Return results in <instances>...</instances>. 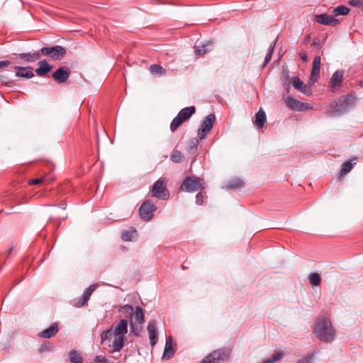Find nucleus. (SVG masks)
<instances>
[{
    "mask_svg": "<svg viewBox=\"0 0 363 363\" xmlns=\"http://www.w3.org/2000/svg\"><path fill=\"white\" fill-rule=\"evenodd\" d=\"M313 333L321 341L331 342L334 340L335 330L329 318L321 317L317 319Z\"/></svg>",
    "mask_w": 363,
    "mask_h": 363,
    "instance_id": "1",
    "label": "nucleus"
},
{
    "mask_svg": "<svg viewBox=\"0 0 363 363\" xmlns=\"http://www.w3.org/2000/svg\"><path fill=\"white\" fill-rule=\"evenodd\" d=\"M42 55L50 57L53 60H60L66 55V50L61 45L43 47L40 49Z\"/></svg>",
    "mask_w": 363,
    "mask_h": 363,
    "instance_id": "2",
    "label": "nucleus"
},
{
    "mask_svg": "<svg viewBox=\"0 0 363 363\" xmlns=\"http://www.w3.org/2000/svg\"><path fill=\"white\" fill-rule=\"evenodd\" d=\"M181 188L189 192L196 191L203 188V181L198 177H189L184 180Z\"/></svg>",
    "mask_w": 363,
    "mask_h": 363,
    "instance_id": "3",
    "label": "nucleus"
},
{
    "mask_svg": "<svg viewBox=\"0 0 363 363\" xmlns=\"http://www.w3.org/2000/svg\"><path fill=\"white\" fill-rule=\"evenodd\" d=\"M152 195L161 199H167L169 198V193L166 187L164 179L161 177L155 182L152 189Z\"/></svg>",
    "mask_w": 363,
    "mask_h": 363,
    "instance_id": "4",
    "label": "nucleus"
},
{
    "mask_svg": "<svg viewBox=\"0 0 363 363\" xmlns=\"http://www.w3.org/2000/svg\"><path fill=\"white\" fill-rule=\"evenodd\" d=\"M216 117L213 113L208 114L202 121L200 128L198 130V137L200 140L204 139L206 134L211 131L213 128Z\"/></svg>",
    "mask_w": 363,
    "mask_h": 363,
    "instance_id": "5",
    "label": "nucleus"
},
{
    "mask_svg": "<svg viewBox=\"0 0 363 363\" xmlns=\"http://www.w3.org/2000/svg\"><path fill=\"white\" fill-rule=\"evenodd\" d=\"M106 337L112 343V352H119L122 350L125 341L124 335H118L107 330L106 333Z\"/></svg>",
    "mask_w": 363,
    "mask_h": 363,
    "instance_id": "6",
    "label": "nucleus"
},
{
    "mask_svg": "<svg viewBox=\"0 0 363 363\" xmlns=\"http://www.w3.org/2000/svg\"><path fill=\"white\" fill-rule=\"evenodd\" d=\"M156 209L157 207L155 203L152 201L147 200L141 205L139 210L140 216L142 219L149 220L152 218L154 216L153 213Z\"/></svg>",
    "mask_w": 363,
    "mask_h": 363,
    "instance_id": "7",
    "label": "nucleus"
},
{
    "mask_svg": "<svg viewBox=\"0 0 363 363\" xmlns=\"http://www.w3.org/2000/svg\"><path fill=\"white\" fill-rule=\"evenodd\" d=\"M286 106L294 111H302L310 108L308 104L301 102L295 98L288 96L284 99Z\"/></svg>",
    "mask_w": 363,
    "mask_h": 363,
    "instance_id": "8",
    "label": "nucleus"
},
{
    "mask_svg": "<svg viewBox=\"0 0 363 363\" xmlns=\"http://www.w3.org/2000/svg\"><path fill=\"white\" fill-rule=\"evenodd\" d=\"M70 70L67 67H60L52 74V77L57 83H65L70 75Z\"/></svg>",
    "mask_w": 363,
    "mask_h": 363,
    "instance_id": "9",
    "label": "nucleus"
},
{
    "mask_svg": "<svg viewBox=\"0 0 363 363\" xmlns=\"http://www.w3.org/2000/svg\"><path fill=\"white\" fill-rule=\"evenodd\" d=\"M320 56H316L313 60V68L310 76V82L311 84L315 83L320 78Z\"/></svg>",
    "mask_w": 363,
    "mask_h": 363,
    "instance_id": "10",
    "label": "nucleus"
},
{
    "mask_svg": "<svg viewBox=\"0 0 363 363\" xmlns=\"http://www.w3.org/2000/svg\"><path fill=\"white\" fill-rule=\"evenodd\" d=\"M292 84L296 90L306 96H311L313 94L311 86L301 81L298 77L293 79Z\"/></svg>",
    "mask_w": 363,
    "mask_h": 363,
    "instance_id": "11",
    "label": "nucleus"
},
{
    "mask_svg": "<svg viewBox=\"0 0 363 363\" xmlns=\"http://www.w3.org/2000/svg\"><path fill=\"white\" fill-rule=\"evenodd\" d=\"M344 72L342 70H337L335 72L330 80V85L332 91H335L339 89L343 80Z\"/></svg>",
    "mask_w": 363,
    "mask_h": 363,
    "instance_id": "12",
    "label": "nucleus"
},
{
    "mask_svg": "<svg viewBox=\"0 0 363 363\" xmlns=\"http://www.w3.org/2000/svg\"><path fill=\"white\" fill-rule=\"evenodd\" d=\"M315 21L323 25L335 26L339 23V21L333 16L327 13H323L315 16Z\"/></svg>",
    "mask_w": 363,
    "mask_h": 363,
    "instance_id": "13",
    "label": "nucleus"
},
{
    "mask_svg": "<svg viewBox=\"0 0 363 363\" xmlns=\"http://www.w3.org/2000/svg\"><path fill=\"white\" fill-rule=\"evenodd\" d=\"M225 355L222 350H214L207 355L201 363H218Z\"/></svg>",
    "mask_w": 363,
    "mask_h": 363,
    "instance_id": "14",
    "label": "nucleus"
},
{
    "mask_svg": "<svg viewBox=\"0 0 363 363\" xmlns=\"http://www.w3.org/2000/svg\"><path fill=\"white\" fill-rule=\"evenodd\" d=\"M58 324L57 323H52L48 328L40 332L38 336L43 338H51L58 333Z\"/></svg>",
    "mask_w": 363,
    "mask_h": 363,
    "instance_id": "15",
    "label": "nucleus"
},
{
    "mask_svg": "<svg viewBox=\"0 0 363 363\" xmlns=\"http://www.w3.org/2000/svg\"><path fill=\"white\" fill-rule=\"evenodd\" d=\"M213 48V43L211 41H208L205 44L196 43L195 45V52L198 55H203L204 54L211 51Z\"/></svg>",
    "mask_w": 363,
    "mask_h": 363,
    "instance_id": "16",
    "label": "nucleus"
},
{
    "mask_svg": "<svg viewBox=\"0 0 363 363\" xmlns=\"http://www.w3.org/2000/svg\"><path fill=\"white\" fill-rule=\"evenodd\" d=\"M147 331L149 333V338L150 340V344L152 347H154L157 343V325L155 321L152 320L148 323L147 325Z\"/></svg>",
    "mask_w": 363,
    "mask_h": 363,
    "instance_id": "17",
    "label": "nucleus"
},
{
    "mask_svg": "<svg viewBox=\"0 0 363 363\" xmlns=\"http://www.w3.org/2000/svg\"><path fill=\"white\" fill-rule=\"evenodd\" d=\"M113 333L124 335L128 333V321L125 319L121 320L113 330H109Z\"/></svg>",
    "mask_w": 363,
    "mask_h": 363,
    "instance_id": "18",
    "label": "nucleus"
},
{
    "mask_svg": "<svg viewBox=\"0 0 363 363\" xmlns=\"http://www.w3.org/2000/svg\"><path fill=\"white\" fill-rule=\"evenodd\" d=\"M41 52L40 50L36 51L33 53L26 52V53H21L19 55V57L27 62H34L40 60L41 57Z\"/></svg>",
    "mask_w": 363,
    "mask_h": 363,
    "instance_id": "19",
    "label": "nucleus"
},
{
    "mask_svg": "<svg viewBox=\"0 0 363 363\" xmlns=\"http://www.w3.org/2000/svg\"><path fill=\"white\" fill-rule=\"evenodd\" d=\"M52 69V66L45 60L38 62V67L35 69V72L40 77H43L48 74Z\"/></svg>",
    "mask_w": 363,
    "mask_h": 363,
    "instance_id": "20",
    "label": "nucleus"
},
{
    "mask_svg": "<svg viewBox=\"0 0 363 363\" xmlns=\"http://www.w3.org/2000/svg\"><path fill=\"white\" fill-rule=\"evenodd\" d=\"M15 69L18 70L16 73V77H24V78L30 79L34 76V74L32 72V68L30 67H21L16 66Z\"/></svg>",
    "mask_w": 363,
    "mask_h": 363,
    "instance_id": "21",
    "label": "nucleus"
},
{
    "mask_svg": "<svg viewBox=\"0 0 363 363\" xmlns=\"http://www.w3.org/2000/svg\"><path fill=\"white\" fill-rule=\"evenodd\" d=\"M196 111L194 106H189L182 108L177 114L184 121H187Z\"/></svg>",
    "mask_w": 363,
    "mask_h": 363,
    "instance_id": "22",
    "label": "nucleus"
},
{
    "mask_svg": "<svg viewBox=\"0 0 363 363\" xmlns=\"http://www.w3.org/2000/svg\"><path fill=\"white\" fill-rule=\"evenodd\" d=\"M91 296V286H88L82 297L77 302L74 303L73 305L75 307L79 308L83 306L89 299V297Z\"/></svg>",
    "mask_w": 363,
    "mask_h": 363,
    "instance_id": "23",
    "label": "nucleus"
},
{
    "mask_svg": "<svg viewBox=\"0 0 363 363\" xmlns=\"http://www.w3.org/2000/svg\"><path fill=\"white\" fill-rule=\"evenodd\" d=\"M265 121H266L265 113H264V111H263L262 108H260L258 111V112L256 113L255 124L258 128H262V127H263Z\"/></svg>",
    "mask_w": 363,
    "mask_h": 363,
    "instance_id": "24",
    "label": "nucleus"
},
{
    "mask_svg": "<svg viewBox=\"0 0 363 363\" xmlns=\"http://www.w3.org/2000/svg\"><path fill=\"white\" fill-rule=\"evenodd\" d=\"M69 359L71 363H82L83 358L81 353L75 350H72L69 352Z\"/></svg>",
    "mask_w": 363,
    "mask_h": 363,
    "instance_id": "25",
    "label": "nucleus"
},
{
    "mask_svg": "<svg viewBox=\"0 0 363 363\" xmlns=\"http://www.w3.org/2000/svg\"><path fill=\"white\" fill-rule=\"evenodd\" d=\"M350 9L344 5H340L335 7L332 11V14L333 16H338L340 15L345 16L347 15L350 12Z\"/></svg>",
    "mask_w": 363,
    "mask_h": 363,
    "instance_id": "26",
    "label": "nucleus"
},
{
    "mask_svg": "<svg viewBox=\"0 0 363 363\" xmlns=\"http://www.w3.org/2000/svg\"><path fill=\"white\" fill-rule=\"evenodd\" d=\"M136 230L131 228L122 233L121 238L124 241H132L136 236Z\"/></svg>",
    "mask_w": 363,
    "mask_h": 363,
    "instance_id": "27",
    "label": "nucleus"
},
{
    "mask_svg": "<svg viewBox=\"0 0 363 363\" xmlns=\"http://www.w3.org/2000/svg\"><path fill=\"white\" fill-rule=\"evenodd\" d=\"M174 353V350L172 346V342L170 339L167 340L164 351L163 353L162 357L164 359H169Z\"/></svg>",
    "mask_w": 363,
    "mask_h": 363,
    "instance_id": "28",
    "label": "nucleus"
},
{
    "mask_svg": "<svg viewBox=\"0 0 363 363\" xmlns=\"http://www.w3.org/2000/svg\"><path fill=\"white\" fill-rule=\"evenodd\" d=\"M310 283L313 286H319L321 281V277L318 273H311L308 276Z\"/></svg>",
    "mask_w": 363,
    "mask_h": 363,
    "instance_id": "29",
    "label": "nucleus"
},
{
    "mask_svg": "<svg viewBox=\"0 0 363 363\" xmlns=\"http://www.w3.org/2000/svg\"><path fill=\"white\" fill-rule=\"evenodd\" d=\"M184 122V120L177 115L170 124V130L174 132Z\"/></svg>",
    "mask_w": 363,
    "mask_h": 363,
    "instance_id": "30",
    "label": "nucleus"
},
{
    "mask_svg": "<svg viewBox=\"0 0 363 363\" xmlns=\"http://www.w3.org/2000/svg\"><path fill=\"white\" fill-rule=\"evenodd\" d=\"M150 70L153 74L163 75L165 74V69L160 65L155 64L150 66Z\"/></svg>",
    "mask_w": 363,
    "mask_h": 363,
    "instance_id": "31",
    "label": "nucleus"
},
{
    "mask_svg": "<svg viewBox=\"0 0 363 363\" xmlns=\"http://www.w3.org/2000/svg\"><path fill=\"white\" fill-rule=\"evenodd\" d=\"M184 157L183 154L179 150H174L171 155L172 161L176 163L182 162Z\"/></svg>",
    "mask_w": 363,
    "mask_h": 363,
    "instance_id": "32",
    "label": "nucleus"
},
{
    "mask_svg": "<svg viewBox=\"0 0 363 363\" xmlns=\"http://www.w3.org/2000/svg\"><path fill=\"white\" fill-rule=\"evenodd\" d=\"M135 316L140 324H142L145 321L144 313L140 306H137L135 311Z\"/></svg>",
    "mask_w": 363,
    "mask_h": 363,
    "instance_id": "33",
    "label": "nucleus"
},
{
    "mask_svg": "<svg viewBox=\"0 0 363 363\" xmlns=\"http://www.w3.org/2000/svg\"><path fill=\"white\" fill-rule=\"evenodd\" d=\"M353 167V164L351 161H347L343 163L342 169L340 171V176H344L351 171Z\"/></svg>",
    "mask_w": 363,
    "mask_h": 363,
    "instance_id": "34",
    "label": "nucleus"
},
{
    "mask_svg": "<svg viewBox=\"0 0 363 363\" xmlns=\"http://www.w3.org/2000/svg\"><path fill=\"white\" fill-rule=\"evenodd\" d=\"M230 189H238L244 186V182L240 179H232L228 184Z\"/></svg>",
    "mask_w": 363,
    "mask_h": 363,
    "instance_id": "35",
    "label": "nucleus"
},
{
    "mask_svg": "<svg viewBox=\"0 0 363 363\" xmlns=\"http://www.w3.org/2000/svg\"><path fill=\"white\" fill-rule=\"evenodd\" d=\"M199 141L196 138H192L190 140L187 150L189 153L194 152L198 147Z\"/></svg>",
    "mask_w": 363,
    "mask_h": 363,
    "instance_id": "36",
    "label": "nucleus"
},
{
    "mask_svg": "<svg viewBox=\"0 0 363 363\" xmlns=\"http://www.w3.org/2000/svg\"><path fill=\"white\" fill-rule=\"evenodd\" d=\"M283 356V353L281 352H277L274 354L269 359L264 360L262 363H275L277 361L280 359Z\"/></svg>",
    "mask_w": 363,
    "mask_h": 363,
    "instance_id": "37",
    "label": "nucleus"
},
{
    "mask_svg": "<svg viewBox=\"0 0 363 363\" xmlns=\"http://www.w3.org/2000/svg\"><path fill=\"white\" fill-rule=\"evenodd\" d=\"M274 45H270L267 54L265 56L264 62L263 66H265L272 59V55L274 52Z\"/></svg>",
    "mask_w": 363,
    "mask_h": 363,
    "instance_id": "38",
    "label": "nucleus"
},
{
    "mask_svg": "<svg viewBox=\"0 0 363 363\" xmlns=\"http://www.w3.org/2000/svg\"><path fill=\"white\" fill-rule=\"evenodd\" d=\"M121 311L124 312V313H125L130 314L131 315H133V312H134L133 306H130V305H128V304H127V305L124 306L123 307H122Z\"/></svg>",
    "mask_w": 363,
    "mask_h": 363,
    "instance_id": "39",
    "label": "nucleus"
},
{
    "mask_svg": "<svg viewBox=\"0 0 363 363\" xmlns=\"http://www.w3.org/2000/svg\"><path fill=\"white\" fill-rule=\"evenodd\" d=\"M349 5L357 7V8H362L363 7V2L361 0H349L348 1Z\"/></svg>",
    "mask_w": 363,
    "mask_h": 363,
    "instance_id": "40",
    "label": "nucleus"
},
{
    "mask_svg": "<svg viewBox=\"0 0 363 363\" xmlns=\"http://www.w3.org/2000/svg\"><path fill=\"white\" fill-rule=\"evenodd\" d=\"M94 362L95 363H110L108 359H107L104 355H98L94 358Z\"/></svg>",
    "mask_w": 363,
    "mask_h": 363,
    "instance_id": "41",
    "label": "nucleus"
},
{
    "mask_svg": "<svg viewBox=\"0 0 363 363\" xmlns=\"http://www.w3.org/2000/svg\"><path fill=\"white\" fill-rule=\"evenodd\" d=\"M43 181H44V178H38V179H30L28 183L30 185H37V184H41Z\"/></svg>",
    "mask_w": 363,
    "mask_h": 363,
    "instance_id": "42",
    "label": "nucleus"
},
{
    "mask_svg": "<svg viewBox=\"0 0 363 363\" xmlns=\"http://www.w3.org/2000/svg\"><path fill=\"white\" fill-rule=\"evenodd\" d=\"M196 203L198 205H201L203 203V196L201 193H198L196 196Z\"/></svg>",
    "mask_w": 363,
    "mask_h": 363,
    "instance_id": "43",
    "label": "nucleus"
},
{
    "mask_svg": "<svg viewBox=\"0 0 363 363\" xmlns=\"http://www.w3.org/2000/svg\"><path fill=\"white\" fill-rule=\"evenodd\" d=\"M11 64V62L9 61V60H2V61H0V69H1L3 67H8Z\"/></svg>",
    "mask_w": 363,
    "mask_h": 363,
    "instance_id": "44",
    "label": "nucleus"
},
{
    "mask_svg": "<svg viewBox=\"0 0 363 363\" xmlns=\"http://www.w3.org/2000/svg\"><path fill=\"white\" fill-rule=\"evenodd\" d=\"M300 56L303 62H306L308 60V56L305 52L301 53Z\"/></svg>",
    "mask_w": 363,
    "mask_h": 363,
    "instance_id": "45",
    "label": "nucleus"
},
{
    "mask_svg": "<svg viewBox=\"0 0 363 363\" xmlns=\"http://www.w3.org/2000/svg\"><path fill=\"white\" fill-rule=\"evenodd\" d=\"M349 101H350V98H349V96H347V97H345V98H343L342 99H340V100H339V101H340V103H344V104H348V102H349Z\"/></svg>",
    "mask_w": 363,
    "mask_h": 363,
    "instance_id": "46",
    "label": "nucleus"
},
{
    "mask_svg": "<svg viewBox=\"0 0 363 363\" xmlns=\"http://www.w3.org/2000/svg\"><path fill=\"white\" fill-rule=\"evenodd\" d=\"M95 289V285L94 284H92V289H91V291H93Z\"/></svg>",
    "mask_w": 363,
    "mask_h": 363,
    "instance_id": "47",
    "label": "nucleus"
},
{
    "mask_svg": "<svg viewBox=\"0 0 363 363\" xmlns=\"http://www.w3.org/2000/svg\"><path fill=\"white\" fill-rule=\"evenodd\" d=\"M301 362H302V363L307 362V359H303V360H301Z\"/></svg>",
    "mask_w": 363,
    "mask_h": 363,
    "instance_id": "48",
    "label": "nucleus"
}]
</instances>
